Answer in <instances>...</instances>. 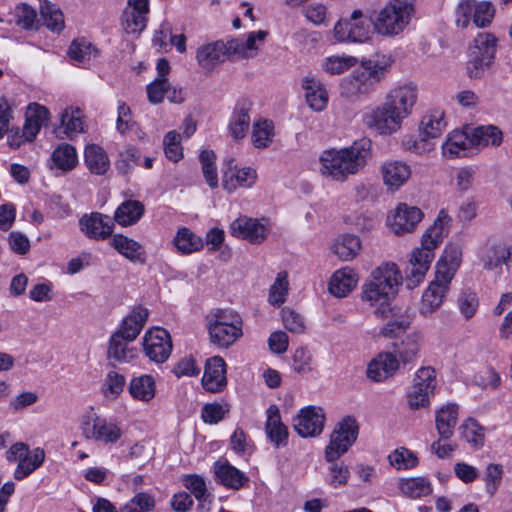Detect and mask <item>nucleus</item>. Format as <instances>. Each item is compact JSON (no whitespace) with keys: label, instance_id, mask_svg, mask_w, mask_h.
Listing matches in <instances>:
<instances>
[{"label":"nucleus","instance_id":"f257e3e1","mask_svg":"<svg viewBox=\"0 0 512 512\" xmlns=\"http://www.w3.org/2000/svg\"><path fill=\"white\" fill-rule=\"evenodd\" d=\"M402 275L393 262H385L372 270L362 285L360 299L373 309L377 318L385 319L391 312V302L402 284Z\"/></svg>","mask_w":512,"mask_h":512},{"label":"nucleus","instance_id":"f03ea898","mask_svg":"<svg viewBox=\"0 0 512 512\" xmlns=\"http://www.w3.org/2000/svg\"><path fill=\"white\" fill-rule=\"evenodd\" d=\"M371 148V140L361 138L350 146L325 150L320 156V172L332 181L343 183L366 167L371 158Z\"/></svg>","mask_w":512,"mask_h":512},{"label":"nucleus","instance_id":"7ed1b4c3","mask_svg":"<svg viewBox=\"0 0 512 512\" xmlns=\"http://www.w3.org/2000/svg\"><path fill=\"white\" fill-rule=\"evenodd\" d=\"M267 35V31L259 30L249 33L246 40L237 38L227 42L220 40L202 45L197 50L196 60L202 69L211 71L226 58H253L258 53L259 43H263Z\"/></svg>","mask_w":512,"mask_h":512},{"label":"nucleus","instance_id":"20e7f679","mask_svg":"<svg viewBox=\"0 0 512 512\" xmlns=\"http://www.w3.org/2000/svg\"><path fill=\"white\" fill-rule=\"evenodd\" d=\"M450 221V216L441 210L433 225L423 234L421 247L413 250L410 266L406 272L409 288L417 286L424 279L434 259V249L442 243L444 236L448 233Z\"/></svg>","mask_w":512,"mask_h":512},{"label":"nucleus","instance_id":"39448f33","mask_svg":"<svg viewBox=\"0 0 512 512\" xmlns=\"http://www.w3.org/2000/svg\"><path fill=\"white\" fill-rule=\"evenodd\" d=\"M415 13V0H388L372 20L375 33L383 37L400 35Z\"/></svg>","mask_w":512,"mask_h":512},{"label":"nucleus","instance_id":"423d86ee","mask_svg":"<svg viewBox=\"0 0 512 512\" xmlns=\"http://www.w3.org/2000/svg\"><path fill=\"white\" fill-rule=\"evenodd\" d=\"M210 341L219 348H228L242 335L240 315L229 309H215L206 316Z\"/></svg>","mask_w":512,"mask_h":512},{"label":"nucleus","instance_id":"0eeeda50","mask_svg":"<svg viewBox=\"0 0 512 512\" xmlns=\"http://www.w3.org/2000/svg\"><path fill=\"white\" fill-rule=\"evenodd\" d=\"M333 32L338 42L363 43L371 38L374 30L369 15L361 9H355L337 21Z\"/></svg>","mask_w":512,"mask_h":512},{"label":"nucleus","instance_id":"6e6552de","mask_svg":"<svg viewBox=\"0 0 512 512\" xmlns=\"http://www.w3.org/2000/svg\"><path fill=\"white\" fill-rule=\"evenodd\" d=\"M496 42V37L491 33H480L474 39V45L470 47L466 67L470 78H481L485 68L492 64L496 52Z\"/></svg>","mask_w":512,"mask_h":512},{"label":"nucleus","instance_id":"1a4fd4ad","mask_svg":"<svg viewBox=\"0 0 512 512\" xmlns=\"http://www.w3.org/2000/svg\"><path fill=\"white\" fill-rule=\"evenodd\" d=\"M359 434V425L353 416H345L338 422L325 448V458L334 462L345 454L355 443Z\"/></svg>","mask_w":512,"mask_h":512},{"label":"nucleus","instance_id":"9d476101","mask_svg":"<svg viewBox=\"0 0 512 512\" xmlns=\"http://www.w3.org/2000/svg\"><path fill=\"white\" fill-rule=\"evenodd\" d=\"M362 122L365 127L379 135H390L399 130L402 124L400 117L385 101L365 111Z\"/></svg>","mask_w":512,"mask_h":512},{"label":"nucleus","instance_id":"9b49d317","mask_svg":"<svg viewBox=\"0 0 512 512\" xmlns=\"http://www.w3.org/2000/svg\"><path fill=\"white\" fill-rule=\"evenodd\" d=\"M81 429L86 439L106 445L115 444L122 437V430L117 424L94 413L83 418Z\"/></svg>","mask_w":512,"mask_h":512},{"label":"nucleus","instance_id":"f8f14e48","mask_svg":"<svg viewBox=\"0 0 512 512\" xmlns=\"http://www.w3.org/2000/svg\"><path fill=\"white\" fill-rule=\"evenodd\" d=\"M436 387V372L432 367H421L413 379V385L408 393V404L417 410L429 405V397Z\"/></svg>","mask_w":512,"mask_h":512},{"label":"nucleus","instance_id":"ddd939ff","mask_svg":"<svg viewBox=\"0 0 512 512\" xmlns=\"http://www.w3.org/2000/svg\"><path fill=\"white\" fill-rule=\"evenodd\" d=\"M325 419L324 410L311 405L300 409L293 418L292 425L295 432L303 438L317 437L324 429Z\"/></svg>","mask_w":512,"mask_h":512},{"label":"nucleus","instance_id":"4468645a","mask_svg":"<svg viewBox=\"0 0 512 512\" xmlns=\"http://www.w3.org/2000/svg\"><path fill=\"white\" fill-rule=\"evenodd\" d=\"M229 232L232 236L247 240L251 244L263 243L269 233L268 224L256 218L241 216L231 222Z\"/></svg>","mask_w":512,"mask_h":512},{"label":"nucleus","instance_id":"2eb2a0df","mask_svg":"<svg viewBox=\"0 0 512 512\" xmlns=\"http://www.w3.org/2000/svg\"><path fill=\"white\" fill-rule=\"evenodd\" d=\"M143 349L151 361L165 362L172 351L169 333L161 328L147 331L143 338Z\"/></svg>","mask_w":512,"mask_h":512},{"label":"nucleus","instance_id":"dca6fc26","mask_svg":"<svg viewBox=\"0 0 512 512\" xmlns=\"http://www.w3.org/2000/svg\"><path fill=\"white\" fill-rule=\"evenodd\" d=\"M379 172L387 191L392 193L399 191L412 175L411 167L401 160L384 161Z\"/></svg>","mask_w":512,"mask_h":512},{"label":"nucleus","instance_id":"f3484780","mask_svg":"<svg viewBox=\"0 0 512 512\" xmlns=\"http://www.w3.org/2000/svg\"><path fill=\"white\" fill-rule=\"evenodd\" d=\"M423 217L422 211L406 203H400L388 216L387 223L391 230L397 234L412 232Z\"/></svg>","mask_w":512,"mask_h":512},{"label":"nucleus","instance_id":"a211bd4d","mask_svg":"<svg viewBox=\"0 0 512 512\" xmlns=\"http://www.w3.org/2000/svg\"><path fill=\"white\" fill-rule=\"evenodd\" d=\"M417 100V88L411 84L397 86L386 95L385 102L403 121L412 112Z\"/></svg>","mask_w":512,"mask_h":512},{"label":"nucleus","instance_id":"6ab92c4d","mask_svg":"<svg viewBox=\"0 0 512 512\" xmlns=\"http://www.w3.org/2000/svg\"><path fill=\"white\" fill-rule=\"evenodd\" d=\"M227 169L223 172L222 186L228 193L238 188H250L257 180V172L254 168H237L234 159L227 162Z\"/></svg>","mask_w":512,"mask_h":512},{"label":"nucleus","instance_id":"aec40b11","mask_svg":"<svg viewBox=\"0 0 512 512\" xmlns=\"http://www.w3.org/2000/svg\"><path fill=\"white\" fill-rule=\"evenodd\" d=\"M81 232L93 240H105L112 236L114 224L109 216L99 212L85 214L79 219Z\"/></svg>","mask_w":512,"mask_h":512},{"label":"nucleus","instance_id":"412c9836","mask_svg":"<svg viewBox=\"0 0 512 512\" xmlns=\"http://www.w3.org/2000/svg\"><path fill=\"white\" fill-rule=\"evenodd\" d=\"M450 283L451 280L436 274L434 281L430 283L422 295L419 309L421 315L430 316L441 307L449 291Z\"/></svg>","mask_w":512,"mask_h":512},{"label":"nucleus","instance_id":"4be33fe9","mask_svg":"<svg viewBox=\"0 0 512 512\" xmlns=\"http://www.w3.org/2000/svg\"><path fill=\"white\" fill-rule=\"evenodd\" d=\"M227 385L226 364L222 357L214 356L206 360L202 377L203 388L212 393L222 391Z\"/></svg>","mask_w":512,"mask_h":512},{"label":"nucleus","instance_id":"5701e85b","mask_svg":"<svg viewBox=\"0 0 512 512\" xmlns=\"http://www.w3.org/2000/svg\"><path fill=\"white\" fill-rule=\"evenodd\" d=\"M266 414L265 432L268 439L276 448L285 447L288 444L289 431L281 420L278 406L270 405Z\"/></svg>","mask_w":512,"mask_h":512},{"label":"nucleus","instance_id":"b1692460","mask_svg":"<svg viewBox=\"0 0 512 512\" xmlns=\"http://www.w3.org/2000/svg\"><path fill=\"white\" fill-rule=\"evenodd\" d=\"M399 368V360L391 352L380 353L367 367V377L374 382H381L392 377Z\"/></svg>","mask_w":512,"mask_h":512},{"label":"nucleus","instance_id":"393cba45","mask_svg":"<svg viewBox=\"0 0 512 512\" xmlns=\"http://www.w3.org/2000/svg\"><path fill=\"white\" fill-rule=\"evenodd\" d=\"M148 0H129L124 11V29L127 33H137L146 26Z\"/></svg>","mask_w":512,"mask_h":512},{"label":"nucleus","instance_id":"a878e982","mask_svg":"<svg viewBox=\"0 0 512 512\" xmlns=\"http://www.w3.org/2000/svg\"><path fill=\"white\" fill-rule=\"evenodd\" d=\"M214 471L220 483L227 488L239 490L249 483V477L227 461H217Z\"/></svg>","mask_w":512,"mask_h":512},{"label":"nucleus","instance_id":"bb28decb","mask_svg":"<svg viewBox=\"0 0 512 512\" xmlns=\"http://www.w3.org/2000/svg\"><path fill=\"white\" fill-rule=\"evenodd\" d=\"M393 59L390 55L376 53L361 61L360 67L376 85L384 80L390 71Z\"/></svg>","mask_w":512,"mask_h":512},{"label":"nucleus","instance_id":"cd10ccee","mask_svg":"<svg viewBox=\"0 0 512 512\" xmlns=\"http://www.w3.org/2000/svg\"><path fill=\"white\" fill-rule=\"evenodd\" d=\"M358 277L349 267L337 270L331 277L328 290L335 297L347 296L357 285Z\"/></svg>","mask_w":512,"mask_h":512},{"label":"nucleus","instance_id":"c85d7f7f","mask_svg":"<svg viewBox=\"0 0 512 512\" xmlns=\"http://www.w3.org/2000/svg\"><path fill=\"white\" fill-rule=\"evenodd\" d=\"M109 244L131 262L143 264L146 260L145 250L140 243L122 234H115Z\"/></svg>","mask_w":512,"mask_h":512},{"label":"nucleus","instance_id":"c756f323","mask_svg":"<svg viewBox=\"0 0 512 512\" xmlns=\"http://www.w3.org/2000/svg\"><path fill=\"white\" fill-rule=\"evenodd\" d=\"M458 419V405L449 403L436 411L435 424L441 439L448 440L454 434Z\"/></svg>","mask_w":512,"mask_h":512},{"label":"nucleus","instance_id":"7c9ffc66","mask_svg":"<svg viewBox=\"0 0 512 512\" xmlns=\"http://www.w3.org/2000/svg\"><path fill=\"white\" fill-rule=\"evenodd\" d=\"M481 261L485 269L492 270L502 264L509 265L512 262V245L503 243L487 246L481 255Z\"/></svg>","mask_w":512,"mask_h":512},{"label":"nucleus","instance_id":"2f4dec72","mask_svg":"<svg viewBox=\"0 0 512 512\" xmlns=\"http://www.w3.org/2000/svg\"><path fill=\"white\" fill-rule=\"evenodd\" d=\"M148 316V309L142 306L134 307L123 319L121 327L116 332H120L128 340H135L143 329Z\"/></svg>","mask_w":512,"mask_h":512},{"label":"nucleus","instance_id":"473e14b6","mask_svg":"<svg viewBox=\"0 0 512 512\" xmlns=\"http://www.w3.org/2000/svg\"><path fill=\"white\" fill-rule=\"evenodd\" d=\"M462 259V250L457 244L446 246L443 255L436 265V274L452 281L454 275L460 266Z\"/></svg>","mask_w":512,"mask_h":512},{"label":"nucleus","instance_id":"72a5a7b5","mask_svg":"<svg viewBox=\"0 0 512 512\" xmlns=\"http://www.w3.org/2000/svg\"><path fill=\"white\" fill-rule=\"evenodd\" d=\"M446 127L444 112L441 110H432L423 116L419 132L421 141L426 142L441 136Z\"/></svg>","mask_w":512,"mask_h":512},{"label":"nucleus","instance_id":"f704fd0d","mask_svg":"<svg viewBox=\"0 0 512 512\" xmlns=\"http://www.w3.org/2000/svg\"><path fill=\"white\" fill-rule=\"evenodd\" d=\"M134 340L126 339L120 332H114L109 341L107 350L108 358L118 363L128 362L136 356V349L130 347Z\"/></svg>","mask_w":512,"mask_h":512},{"label":"nucleus","instance_id":"c9c22d12","mask_svg":"<svg viewBox=\"0 0 512 512\" xmlns=\"http://www.w3.org/2000/svg\"><path fill=\"white\" fill-rule=\"evenodd\" d=\"M302 86L306 91V101L309 107L317 112L323 111L328 102V94L323 84L313 77H306Z\"/></svg>","mask_w":512,"mask_h":512},{"label":"nucleus","instance_id":"e433bc0d","mask_svg":"<svg viewBox=\"0 0 512 512\" xmlns=\"http://www.w3.org/2000/svg\"><path fill=\"white\" fill-rule=\"evenodd\" d=\"M84 158L87 168L95 175L105 174L110 166L106 152L96 144L86 146Z\"/></svg>","mask_w":512,"mask_h":512},{"label":"nucleus","instance_id":"4c0bfd02","mask_svg":"<svg viewBox=\"0 0 512 512\" xmlns=\"http://www.w3.org/2000/svg\"><path fill=\"white\" fill-rule=\"evenodd\" d=\"M128 390L134 399L148 402L155 396V380L151 375L146 374L134 377L129 383Z\"/></svg>","mask_w":512,"mask_h":512},{"label":"nucleus","instance_id":"58836bf2","mask_svg":"<svg viewBox=\"0 0 512 512\" xmlns=\"http://www.w3.org/2000/svg\"><path fill=\"white\" fill-rule=\"evenodd\" d=\"M361 250V241L358 236L345 234L336 239L332 251L342 261L354 259Z\"/></svg>","mask_w":512,"mask_h":512},{"label":"nucleus","instance_id":"ea45409f","mask_svg":"<svg viewBox=\"0 0 512 512\" xmlns=\"http://www.w3.org/2000/svg\"><path fill=\"white\" fill-rule=\"evenodd\" d=\"M503 140L501 130L494 125H482L472 130L470 143L475 146L498 147Z\"/></svg>","mask_w":512,"mask_h":512},{"label":"nucleus","instance_id":"a19ab883","mask_svg":"<svg viewBox=\"0 0 512 512\" xmlns=\"http://www.w3.org/2000/svg\"><path fill=\"white\" fill-rule=\"evenodd\" d=\"M144 213V205L136 200H128L118 206L114 220L121 226L135 224Z\"/></svg>","mask_w":512,"mask_h":512},{"label":"nucleus","instance_id":"79ce46f5","mask_svg":"<svg viewBox=\"0 0 512 512\" xmlns=\"http://www.w3.org/2000/svg\"><path fill=\"white\" fill-rule=\"evenodd\" d=\"M250 110V104L243 103L233 112L228 128L234 139L238 140L245 137L251 121Z\"/></svg>","mask_w":512,"mask_h":512},{"label":"nucleus","instance_id":"37998d69","mask_svg":"<svg viewBox=\"0 0 512 512\" xmlns=\"http://www.w3.org/2000/svg\"><path fill=\"white\" fill-rule=\"evenodd\" d=\"M401 492L409 498H421L432 493V485L425 477L403 478L398 484Z\"/></svg>","mask_w":512,"mask_h":512},{"label":"nucleus","instance_id":"c03bdc74","mask_svg":"<svg viewBox=\"0 0 512 512\" xmlns=\"http://www.w3.org/2000/svg\"><path fill=\"white\" fill-rule=\"evenodd\" d=\"M45 460V452L42 448H35L31 453H27L17 465L14 471V478L18 481L23 480L42 466Z\"/></svg>","mask_w":512,"mask_h":512},{"label":"nucleus","instance_id":"a18cd8bd","mask_svg":"<svg viewBox=\"0 0 512 512\" xmlns=\"http://www.w3.org/2000/svg\"><path fill=\"white\" fill-rule=\"evenodd\" d=\"M420 338L417 334H408L399 343L395 344V356L404 365L412 363L418 356Z\"/></svg>","mask_w":512,"mask_h":512},{"label":"nucleus","instance_id":"49530a36","mask_svg":"<svg viewBox=\"0 0 512 512\" xmlns=\"http://www.w3.org/2000/svg\"><path fill=\"white\" fill-rule=\"evenodd\" d=\"M174 245L182 254H191L203 248V240L190 229L183 227L178 229L174 238Z\"/></svg>","mask_w":512,"mask_h":512},{"label":"nucleus","instance_id":"de8ad7c7","mask_svg":"<svg viewBox=\"0 0 512 512\" xmlns=\"http://www.w3.org/2000/svg\"><path fill=\"white\" fill-rule=\"evenodd\" d=\"M52 160L56 167L63 171L75 168L78 157L75 148L67 143L60 144L52 153Z\"/></svg>","mask_w":512,"mask_h":512},{"label":"nucleus","instance_id":"09e8293b","mask_svg":"<svg viewBox=\"0 0 512 512\" xmlns=\"http://www.w3.org/2000/svg\"><path fill=\"white\" fill-rule=\"evenodd\" d=\"M345 84L348 86V91L350 93H357L362 95H367L371 93L376 84L372 82V79L368 77V75L363 71L361 67L357 68L345 81Z\"/></svg>","mask_w":512,"mask_h":512},{"label":"nucleus","instance_id":"8fccbe9b","mask_svg":"<svg viewBox=\"0 0 512 512\" xmlns=\"http://www.w3.org/2000/svg\"><path fill=\"white\" fill-rule=\"evenodd\" d=\"M462 437L473 447L481 448L485 442V428L474 418L466 419L459 428Z\"/></svg>","mask_w":512,"mask_h":512},{"label":"nucleus","instance_id":"3c124183","mask_svg":"<svg viewBox=\"0 0 512 512\" xmlns=\"http://www.w3.org/2000/svg\"><path fill=\"white\" fill-rule=\"evenodd\" d=\"M289 280L286 271H280L273 284L269 288L268 301L271 305L279 307L282 305L288 296Z\"/></svg>","mask_w":512,"mask_h":512},{"label":"nucleus","instance_id":"603ef678","mask_svg":"<svg viewBox=\"0 0 512 512\" xmlns=\"http://www.w3.org/2000/svg\"><path fill=\"white\" fill-rule=\"evenodd\" d=\"M272 121L267 119L256 121L252 129V143L256 148H267L274 136Z\"/></svg>","mask_w":512,"mask_h":512},{"label":"nucleus","instance_id":"864d4df0","mask_svg":"<svg viewBox=\"0 0 512 512\" xmlns=\"http://www.w3.org/2000/svg\"><path fill=\"white\" fill-rule=\"evenodd\" d=\"M61 127L66 137L72 139L83 131V121L80 109L67 108L61 115Z\"/></svg>","mask_w":512,"mask_h":512},{"label":"nucleus","instance_id":"5fc2aeb1","mask_svg":"<svg viewBox=\"0 0 512 512\" xmlns=\"http://www.w3.org/2000/svg\"><path fill=\"white\" fill-rule=\"evenodd\" d=\"M469 142L465 134L456 132L442 145L443 155L448 158L464 157Z\"/></svg>","mask_w":512,"mask_h":512},{"label":"nucleus","instance_id":"6e6d98bb","mask_svg":"<svg viewBox=\"0 0 512 512\" xmlns=\"http://www.w3.org/2000/svg\"><path fill=\"white\" fill-rule=\"evenodd\" d=\"M40 13L48 29L59 32L64 28L63 13L54 4L45 1L41 4Z\"/></svg>","mask_w":512,"mask_h":512},{"label":"nucleus","instance_id":"4d7b16f0","mask_svg":"<svg viewBox=\"0 0 512 512\" xmlns=\"http://www.w3.org/2000/svg\"><path fill=\"white\" fill-rule=\"evenodd\" d=\"M199 160L206 182L211 188H216L218 186V175L215 165V153L212 150H203L200 153Z\"/></svg>","mask_w":512,"mask_h":512},{"label":"nucleus","instance_id":"13d9d810","mask_svg":"<svg viewBox=\"0 0 512 512\" xmlns=\"http://www.w3.org/2000/svg\"><path fill=\"white\" fill-rule=\"evenodd\" d=\"M357 62V58L353 56H330L325 60L323 69L331 75L341 74L354 67Z\"/></svg>","mask_w":512,"mask_h":512},{"label":"nucleus","instance_id":"bf43d9fd","mask_svg":"<svg viewBox=\"0 0 512 512\" xmlns=\"http://www.w3.org/2000/svg\"><path fill=\"white\" fill-rule=\"evenodd\" d=\"M126 385L125 376L115 370L109 371L103 382V392L107 397H118Z\"/></svg>","mask_w":512,"mask_h":512},{"label":"nucleus","instance_id":"052dcab7","mask_svg":"<svg viewBox=\"0 0 512 512\" xmlns=\"http://www.w3.org/2000/svg\"><path fill=\"white\" fill-rule=\"evenodd\" d=\"M390 464L398 470L413 468L417 465L416 455L409 449L401 447L388 456Z\"/></svg>","mask_w":512,"mask_h":512},{"label":"nucleus","instance_id":"680f3d73","mask_svg":"<svg viewBox=\"0 0 512 512\" xmlns=\"http://www.w3.org/2000/svg\"><path fill=\"white\" fill-rule=\"evenodd\" d=\"M495 8L491 2L481 1L474 3L473 23L479 28H485L492 23Z\"/></svg>","mask_w":512,"mask_h":512},{"label":"nucleus","instance_id":"e2e57ef3","mask_svg":"<svg viewBox=\"0 0 512 512\" xmlns=\"http://www.w3.org/2000/svg\"><path fill=\"white\" fill-rule=\"evenodd\" d=\"M164 152L166 157L173 161L178 162L183 157L181 147V136L176 131H169L163 139Z\"/></svg>","mask_w":512,"mask_h":512},{"label":"nucleus","instance_id":"0e129e2a","mask_svg":"<svg viewBox=\"0 0 512 512\" xmlns=\"http://www.w3.org/2000/svg\"><path fill=\"white\" fill-rule=\"evenodd\" d=\"M501 382L499 374L494 368L488 367L477 372L472 379V383L482 389L495 390Z\"/></svg>","mask_w":512,"mask_h":512},{"label":"nucleus","instance_id":"69168bd1","mask_svg":"<svg viewBox=\"0 0 512 512\" xmlns=\"http://www.w3.org/2000/svg\"><path fill=\"white\" fill-rule=\"evenodd\" d=\"M228 404L207 403L201 411V418L207 424H217L229 413Z\"/></svg>","mask_w":512,"mask_h":512},{"label":"nucleus","instance_id":"338daca9","mask_svg":"<svg viewBox=\"0 0 512 512\" xmlns=\"http://www.w3.org/2000/svg\"><path fill=\"white\" fill-rule=\"evenodd\" d=\"M155 506L154 498L144 492L137 493L121 509V512H149Z\"/></svg>","mask_w":512,"mask_h":512},{"label":"nucleus","instance_id":"774afa93","mask_svg":"<svg viewBox=\"0 0 512 512\" xmlns=\"http://www.w3.org/2000/svg\"><path fill=\"white\" fill-rule=\"evenodd\" d=\"M96 52V49L85 40H74L68 50L70 58L79 63L89 61Z\"/></svg>","mask_w":512,"mask_h":512}]
</instances>
